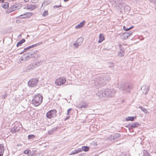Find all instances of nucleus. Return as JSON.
I'll return each instance as SVG.
<instances>
[{
	"label": "nucleus",
	"instance_id": "f257e3e1",
	"mask_svg": "<svg viewBox=\"0 0 156 156\" xmlns=\"http://www.w3.org/2000/svg\"><path fill=\"white\" fill-rule=\"evenodd\" d=\"M116 92V90L112 87L103 89L98 91V96L112 98L114 96Z\"/></svg>",
	"mask_w": 156,
	"mask_h": 156
},
{
	"label": "nucleus",
	"instance_id": "ddd939ff",
	"mask_svg": "<svg viewBox=\"0 0 156 156\" xmlns=\"http://www.w3.org/2000/svg\"><path fill=\"white\" fill-rule=\"evenodd\" d=\"M142 89H144L143 93H144L145 94H147L149 90L150 86H148L147 87L146 86L144 85L141 87V89L142 90Z\"/></svg>",
	"mask_w": 156,
	"mask_h": 156
},
{
	"label": "nucleus",
	"instance_id": "cd10ccee",
	"mask_svg": "<svg viewBox=\"0 0 156 156\" xmlns=\"http://www.w3.org/2000/svg\"><path fill=\"white\" fill-rule=\"evenodd\" d=\"M124 51L123 50H121L118 53V55L119 56L121 57L122 56L124 55Z\"/></svg>",
	"mask_w": 156,
	"mask_h": 156
},
{
	"label": "nucleus",
	"instance_id": "79ce46f5",
	"mask_svg": "<svg viewBox=\"0 0 156 156\" xmlns=\"http://www.w3.org/2000/svg\"><path fill=\"white\" fill-rule=\"evenodd\" d=\"M76 150H75L74 151H72L71 153L70 154V155H73V154H77V153H76Z\"/></svg>",
	"mask_w": 156,
	"mask_h": 156
},
{
	"label": "nucleus",
	"instance_id": "2eb2a0df",
	"mask_svg": "<svg viewBox=\"0 0 156 156\" xmlns=\"http://www.w3.org/2000/svg\"><path fill=\"white\" fill-rule=\"evenodd\" d=\"M36 7L37 6L35 5H27L26 6V8L27 9H30L31 10L35 9Z\"/></svg>",
	"mask_w": 156,
	"mask_h": 156
},
{
	"label": "nucleus",
	"instance_id": "5701e85b",
	"mask_svg": "<svg viewBox=\"0 0 156 156\" xmlns=\"http://www.w3.org/2000/svg\"><path fill=\"white\" fill-rule=\"evenodd\" d=\"M25 41V40L24 39H22L19 42H18L16 44V46L17 47H19L23 43H24Z\"/></svg>",
	"mask_w": 156,
	"mask_h": 156
},
{
	"label": "nucleus",
	"instance_id": "de8ad7c7",
	"mask_svg": "<svg viewBox=\"0 0 156 156\" xmlns=\"http://www.w3.org/2000/svg\"><path fill=\"white\" fill-rule=\"evenodd\" d=\"M3 152H0V156H2L3 154Z\"/></svg>",
	"mask_w": 156,
	"mask_h": 156
},
{
	"label": "nucleus",
	"instance_id": "7ed1b4c3",
	"mask_svg": "<svg viewBox=\"0 0 156 156\" xmlns=\"http://www.w3.org/2000/svg\"><path fill=\"white\" fill-rule=\"evenodd\" d=\"M42 99L43 97L40 94H36L32 100V103L35 106H37L42 103Z\"/></svg>",
	"mask_w": 156,
	"mask_h": 156
},
{
	"label": "nucleus",
	"instance_id": "412c9836",
	"mask_svg": "<svg viewBox=\"0 0 156 156\" xmlns=\"http://www.w3.org/2000/svg\"><path fill=\"white\" fill-rule=\"evenodd\" d=\"M113 135V139L114 140H116L119 138L121 136V135L119 133H115L114 134L112 135Z\"/></svg>",
	"mask_w": 156,
	"mask_h": 156
},
{
	"label": "nucleus",
	"instance_id": "58836bf2",
	"mask_svg": "<svg viewBox=\"0 0 156 156\" xmlns=\"http://www.w3.org/2000/svg\"><path fill=\"white\" fill-rule=\"evenodd\" d=\"M133 27L132 26L129 28H126L125 26H124L123 27V29L124 30H125L126 31H128V30H129L131 29Z\"/></svg>",
	"mask_w": 156,
	"mask_h": 156
},
{
	"label": "nucleus",
	"instance_id": "49530a36",
	"mask_svg": "<svg viewBox=\"0 0 156 156\" xmlns=\"http://www.w3.org/2000/svg\"><path fill=\"white\" fill-rule=\"evenodd\" d=\"M122 156H127V154H126L125 153H123Z\"/></svg>",
	"mask_w": 156,
	"mask_h": 156
},
{
	"label": "nucleus",
	"instance_id": "4d7b16f0",
	"mask_svg": "<svg viewBox=\"0 0 156 156\" xmlns=\"http://www.w3.org/2000/svg\"><path fill=\"white\" fill-rule=\"evenodd\" d=\"M25 51H22V52H20V54H22L23 53V52H24Z\"/></svg>",
	"mask_w": 156,
	"mask_h": 156
},
{
	"label": "nucleus",
	"instance_id": "6e6d98bb",
	"mask_svg": "<svg viewBox=\"0 0 156 156\" xmlns=\"http://www.w3.org/2000/svg\"><path fill=\"white\" fill-rule=\"evenodd\" d=\"M40 56V55L37 54V57H39Z\"/></svg>",
	"mask_w": 156,
	"mask_h": 156
},
{
	"label": "nucleus",
	"instance_id": "ea45409f",
	"mask_svg": "<svg viewBox=\"0 0 156 156\" xmlns=\"http://www.w3.org/2000/svg\"><path fill=\"white\" fill-rule=\"evenodd\" d=\"M30 151L29 150H26L24 151L23 153L25 154H28Z\"/></svg>",
	"mask_w": 156,
	"mask_h": 156
},
{
	"label": "nucleus",
	"instance_id": "052dcab7",
	"mask_svg": "<svg viewBox=\"0 0 156 156\" xmlns=\"http://www.w3.org/2000/svg\"><path fill=\"white\" fill-rule=\"evenodd\" d=\"M43 3L42 4V6L43 5Z\"/></svg>",
	"mask_w": 156,
	"mask_h": 156
},
{
	"label": "nucleus",
	"instance_id": "aec40b11",
	"mask_svg": "<svg viewBox=\"0 0 156 156\" xmlns=\"http://www.w3.org/2000/svg\"><path fill=\"white\" fill-rule=\"evenodd\" d=\"M105 40L104 35L102 34H100L99 35V40L98 41V43H101Z\"/></svg>",
	"mask_w": 156,
	"mask_h": 156
},
{
	"label": "nucleus",
	"instance_id": "6e6552de",
	"mask_svg": "<svg viewBox=\"0 0 156 156\" xmlns=\"http://www.w3.org/2000/svg\"><path fill=\"white\" fill-rule=\"evenodd\" d=\"M42 62H37L35 63H31L27 67V69L29 70H32L34 68L41 65Z\"/></svg>",
	"mask_w": 156,
	"mask_h": 156
},
{
	"label": "nucleus",
	"instance_id": "423d86ee",
	"mask_svg": "<svg viewBox=\"0 0 156 156\" xmlns=\"http://www.w3.org/2000/svg\"><path fill=\"white\" fill-rule=\"evenodd\" d=\"M56 115V111L55 110H52L48 111L46 114V116L48 118L51 119L54 117Z\"/></svg>",
	"mask_w": 156,
	"mask_h": 156
},
{
	"label": "nucleus",
	"instance_id": "5fc2aeb1",
	"mask_svg": "<svg viewBox=\"0 0 156 156\" xmlns=\"http://www.w3.org/2000/svg\"><path fill=\"white\" fill-rule=\"evenodd\" d=\"M69 0H64V2H66L67 1H69Z\"/></svg>",
	"mask_w": 156,
	"mask_h": 156
},
{
	"label": "nucleus",
	"instance_id": "473e14b6",
	"mask_svg": "<svg viewBox=\"0 0 156 156\" xmlns=\"http://www.w3.org/2000/svg\"><path fill=\"white\" fill-rule=\"evenodd\" d=\"M2 5V7L5 9H6L9 7V4L8 3H6Z\"/></svg>",
	"mask_w": 156,
	"mask_h": 156
},
{
	"label": "nucleus",
	"instance_id": "a18cd8bd",
	"mask_svg": "<svg viewBox=\"0 0 156 156\" xmlns=\"http://www.w3.org/2000/svg\"><path fill=\"white\" fill-rule=\"evenodd\" d=\"M71 110H72L71 108H69L67 112V115L69 114L70 111H71Z\"/></svg>",
	"mask_w": 156,
	"mask_h": 156
},
{
	"label": "nucleus",
	"instance_id": "4c0bfd02",
	"mask_svg": "<svg viewBox=\"0 0 156 156\" xmlns=\"http://www.w3.org/2000/svg\"><path fill=\"white\" fill-rule=\"evenodd\" d=\"M76 150V153H78L82 151V150L81 148H78Z\"/></svg>",
	"mask_w": 156,
	"mask_h": 156
},
{
	"label": "nucleus",
	"instance_id": "3c124183",
	"mask_svg": "<svg viewBox=\"0 0 156 156\" xmlns=\"http://www.w3.org/2000/svg\"><path fill=\"white\" fill-rule=\"evenodd\" d=\"M151 2H154L155 0H149Z\"/></svg>",
	"mask_w": 156,
	"mask_h": 156
},
{
	"label": "nucleus",
	"instance_id": "f704fd0d",
	"mask_svg": "<svg viewBox=\"0 0 156 156\" xmlns=\"http://www.w3.org/2000/svg\"><path fill=\"white\" fill-rule=\"evenodd\" d=\"M50 2L48 0L45 1L43 3L45 5H47L50 3Z\"/></svg>",
	"mask_w": 156,
	"mask_h": 156
},
{
	"label": "nucleus",
	"instance_id": "c9c22d12",
	"mask_svg": "<svg viewBox=\"0 0 156 156\" xmlns=\"http://www.w3.org/2000/svg\"><path fill=\"white\" fill-rule=\"evenodd\" d=\"M35 136L33 135H29L28 136L29 139H31L35 137Z\"/></svg>",
	"mask_w": 156,
	"mask_h": 156
},
{
	"label": "nucleus",
	"instance_id": "bb28decb",
	"mask_svg": "<svg viewBox=\"0 0 156 156\" xmlns=\"http://www.w3.org/2000/svg\"><path fill=\"white\" fill-rule=\"evenodd\" d=\"M143 156H151L149 153L146 150H144L143 151Z\"/></svg>",
	"mask_w": 156,
	"mask_h": 156
},
{
	"label": "nucleus",
	"instance_id": "a211bd4d",
	"mask_svg": "<svg viewBox=\"0 0 156 156\" xmlns=\"http://www.w3.org/2000/svg\"><path fill=\"white\" fill-rule=\"evenodd\" d=\"M39 45V43H37L36 44H33L32 45H31V46L28 47H27V48H25L24 49L23 51H27V50H28L29 49H30V48H33L34 47H36Z\"/></svg>",
	"mask_w": 156,
	"mask_h": 156
},
{
	"label": "nucleus",
	"instance_id": "2f4dec72",
	"mask_svg": "<svg viewBox=\"0 0 156 156\" xmlns=\"http://www.w3.org/2000/svg\"><path fill=\"white\" fill-rule=\"evenodd\" d=\"M19 129H18L17 126L15 127L14 128L12 129L11 132H14L16 131H18Z\"/></svg>",
	"mask_w": 156,
	"mask_h": 156
},
{
	"label": "nucleus",
	"instance_id": "b1692460",
	"mask_svg": "<svg viewBox=\"0 0 156 156\" xmlns=\"http://www.w3.org/2000/svg\"><path fill=\"white\" fill-rule=\"evenodd\" d=\"M81 149L82 151H87L89 150V148L88 146H83L81 147Z\"/></svg>",
	"mask_w": 156,
	"mask_h": 156
},
{
	"label": "nucleus",
	"instance_id": "8fccbe9b",
	"mask_svg": "<svg viewBox=\"0 0 156 156\" xmlns=\"http://www.w3.org/2000/svg\"><path fill=\"white\" fill-rule=\"evenodd\" d=\"M17 146H18V147H21V146H22V144H17Z\"/></svg>",
	"mask_w": 156,
	"mask_h": 156
},
{
	"label": "nucleus",
	"instance_id": "bf43d9fd",
	"mask_svg": "<svg viewBox=\"0 0 156 156\" xmlns=\"http://www.w3.org/2000/svg\"><path fill=\"white\" fill-rule=\"evenodd\" d=\"M92 127V126H91L90 127V129L91 130V128Z\"/></svg>",
	"mask_w": 156,
	"mask_h": 156
},
{
	"label": "nucleus",
	"instance_id": "13d9d810",
	"mask_svg": "<svg viewBox=\"0 0 156 156\" xmlns=\"http://www.w3.org/2000/svg\"><path fill=\"white\" fill-rule=\"evenodd\" d=\"M122 46V45L120 44H119V47L120 48L121 47V46Z\"/></svg>",
	"mask_w": 156,
	"mask_h": 156
},
{
	"label": "nucleus",
	"instance_id": "393cba45",
	"mask_svg": "<svg viewBox=\"0 0 156 156\" xmlns=\"http://www.w3.org/2000/svg\"><path fill=\"white\" fill-rule=\"evenodd\" d=\"M135 118L133 116H131V117H127L126 119V121H133L134 119Z\"/></svg>",
	"mask_w": 156,
	"mask_h": 156
},
{
	"label": "nucleus",
	"instance_id": "864d4df0",
	"mask_svg": "<svg viewBox=\"0 0 156 156\" xmlns=\"http://www.w3.org/2000/svg\"><path fill=\"white\" fill-rule=\"evenodd\" d=\"M24 2H27L29 1V0H24Z\"/></svg>",
	"mask_w": 156,
	"mask_h": 156
},
{
	"label": "nucleus",
	"instance_id": "72a5a7b5",
	"mask_svg": "<svg viewBox=\"0 0 156 156\" xmlns=\"http://www.w3.org/2000/svg\"><path fill=\"white\" fill-rule=\"evenodd\" d=\"M4 148L3 146L0 144V152H3V153H4Z\"/></svg>",
	"mask_w": 156,
	"mask_h": 156
},
{
	"label": "nucleus",
	"instance_id": "dca6fc26",
	"mask_svg": "<svg viewBox=\"0 0 156 156\" xmlns=\"http://www.w3.org/2000/svg\"><path fill=\"white\" fill-rule=\"evenodd\" d=\"M37 52L38 51L37 50H35L34 51H30L27 53H26V54H28V55H29V56H30L29 57H28L29 59L30 58L35 56L34 55L36 53H37Z\"/></svg>",
	"mask_w": 156,
	"mask_h": 156
},
{
	"label": "nucleus",
	"instance_id": "7c9ffc66",
	"mask_svg": "<svg viewBox=\"0 0 156 156\" xmlns=\"http://www.w3.org/2000/svg\"><path fill=\"white\" fill-rule=\"evenodd\" d=\"M108 65L109 67L112 68H113L114 66L113 63L111 62H109L108 63Z\"/></svg>",
	"mask_w": 156,
	"mask_h": 156
},
{
	"label": "nucleus",
	"instance_id": "20e7f679",
	"mask_svg": "<svg viewBox=\"0 0 156 156\" xmlns=\"http://www.w3.org/2000/svg\"><path fill=\"white\" fill-rule=\"evenodd\" d=\"M133 87V85L131 84L125 83L123 82H122L118 86L120 89L125 90L127 92H129L132 88Z\"/></svg>",
	"mask_w": 156,
	"mask_h": 156
},
{
	"label": "nucleus",
	"instance_id": "a878e982",
	"mask_svg": "<svg viewBox=\"0 0 156 156\" xmlns=\"http://www.w3.org/2000/svg\"><path fill=\"white\" fill-rule=\"evenodd\" d=\"M130 10V8L128 6H126L124 8V10L125 12H128Z\"/></svg>",
	"mask_w": 156,
	"mask_h": 156
},
{
	"label": "nucleus",
	"instance_id": "f03ea898",
	"mask_svg": "<svg viewBox=\"0 0 156 156\" xmlns=\"http://www.w3.org/2000/svg\"><path fill=\"white\" fill-rule=\"evenodd\" d=\"M111 79L110 76L108 75L99 76L98 78V85H105Z\"/></svg>",
	"mask_w": 156,
	"mask_h": 156
},
{
	"label": "nucleus",
	"instance_id": "c85d7f7f",
	"mask_svg": "<svg viewBox=\"0 0 156 156\" xmlns=\"http://www.w3.org/2000/svg\"><path fill=\"white\" fill-rule=\"evenodd\" d=\"M139 108H140L145 113H147V109L143 108L141 106H139Z\"/></svg>",
	"mask_w": 156,
	"mask_h": 156
},
{
	"label": "nucleus",
	"instance_id": "c756f323",
	"mask_svg": "<svg viewBox=\"0 0 156 156\" xmlns=\"http://www.w3.org/2000/svg\"><path fill=\"white\" fill-rule=\"evenodd\" d=\"M112 135H111L106 138V140H112L113 139Z\"/></svg>",
	"mask_w": 156,
	"mask_h": 156
},
{
	"label": "nucleus",
	"instance_id": "09e8293b",
	"mask_svg": "<svg viewBox=\"0 0 156 156\" xmlns=\"http://www.w3.org/2000/svg\"><path fill=\"white\" fill-rule=\"evenodd\" d=\"M69 116H67V117H66L65 119V120H66L67 119H69Z\"/></svg>",
	"mask_w": 156,
	"mask_h": 156
},
{
	"label": "nucleus",
	"instance_id": "4468645a",
	"mask_svg": "<svg viewBox=\"0 0 156 156\" xmlns=\"http://www.w3.org/2000/svg\"><path fill=\"white\" fill-rule=\"evenodd\" d=\"M88 105L87 103L82 102L80 104L78 105V107L79 108H86L88 107Z\"/></svg>",
	"mask_w": 156,
	"mask_h": 156
},
{
	"label": "nucleus",
	"instance_id": "603ef678",
	"mask_svg": "<svg viewBox=\"0 0 156 156\" xmlns=\"http://www.w3.org/2000/svg\"><path fill=\"white\" fill-rule=\"evenodd\" d=\"M4 0H0V1H1V2L2 3H3V2H4Z\"/></svg>",
	"mask_w": 156,
	"mask_h": 156
},
{
	"label": "nucleus",
	"instance_id": "a19ab883",
	"mask_svg": "<svg viewBox=\"0 0 156 156\" xmlns=\"http://www.w3.org/2000/svg\"><path fill=\"white\" fill-rule=\"evenodd\" d=\"M62 6L61 5H54L53 6V8L55 9L57 8H59V7H61Z\"/></svg>",
	"mask_w": 156,
	"mask_h": 156
},
{
	"label": "nucleus",
	"instance_id": "6ab92c4d",
	"mask_svg": "<svg viewBox=\"0 0 156 156\" xmlns=\"http://www.w3.org/2000/svg\"><path fill=\"white\" fill-rule=\"evenodd\" d=\"M85 22V21H83L80 23L79 24L75 26V28L76 29L80 28L82 27L84 25Z\"/></svg>",
	"mask_w": 156,
	"mask_h": 156
},
{
	"label": "nucleus",
	"instance_id": "37998d69",
	"mask_svg": "<svg viewBox=\"0 0 156 156\" xmlns=\"http://www.w3.org/2000/svg\"><path fill=\"white\" fill-rule=\"evenodd\" d=\"M7 94L6 92H5V94L2 96V98H5L7 96Z\"/></svg>",
	"mask_w": 156,
	"mask_h": 156
},
{
	"label": "nucleus",
	"instance_id": "4be33fe9",
	"mask_svg": "<svg viewBox=\"0 0 156 156\" xmlns=\"http://www.w3.org/2000/svg\"><path fill=\"white\" fill-rule=\"evenodd\" d=\"M139 126V123L137 122H135L131 124L129 128H135Z\"/></svg>",
	"mask_w": 156,
	"mask_h": 156
},
{
	"label": "nucleus",
	"instance_id": "9d476101",
	"mask_svg": "<svg viewBox=\"0 0 156 156\" xmlns=\"http://www.w3.org/2000/svg\"><path fill=\"white\" fill-rule=\"evenodd\" d=\"M28 55V54H25L23 55L20 58L18 62V63H20L28 60V57L30 56L29 55Z\"/></svg>",
	"mask_w": 156,
	"mask_h": 156
},
{
	"label": "nucleus",
	"instance_id": "e433bc0d",
	"mask_svg": "<svg viewBox=\"0 0 156 156\" xmlns=\"http://www.w3.org/2000/svg\"><path fill=\"white\" fill-rule=\"evenodd\" d=\"M44 16H46L48 15V12L47 10L44 11L42 14Z\"/></svg>",
	"mask_w": 156,
	"mask_h": 156
},
{
	"label": "nucleus",
	"instance_id": "9b49d317",
	"mask_svg": "<svg viewBox=\"0 0 156 156\" xmlns=\"http://www.w3.org/2000/svg\"><path fill=\"white\" fill-rule=\"evenodd\" d=\"M133 34V32L130 31L129 32H125L123 34L121 35L122 38L123 40H125L127 39L129 36L132 35Z\"/></svg>",
	"mask_w": 156,
	"mask_h": 156
},
{
	"label": "nucleus",
	"instance_id": "0eeeda50",
	"mask_svg": "<svg viewBox=\"0 0 156 156\" xmlns=\"http://www.w3.org/2000/svg\"><path fill=\"white\" fill-rule=\"evenodd\" d=\"M66 82V79L63 77H60L55 80V84L58 86L61 85L64 83Z\"/></svg>",
	"mask_w": 156,
	"mask_h": 156
},
{
	"label": "nucleus",
	"instance_id": "39448f33",
	"mask_svg": "<svg viewBox=\"0 0 156 156\" xmlns=\"http://www.w3.org/2000/svg\"><path fill=\"white\" fill-rule=\"evenodd\" d=\"M38 80V79L37 78L32 79L29 81L28 84L30 87H34L37 85Z\"/></svg>",
	"mask_w": 156,
	"mask_h": 156
},
{
	"label": "nucleus",
	"instance_id": "c03bdc74",
	"mask_svg": "<svg viewBox=\"0 0 156 156\" xmlns=\"http://www.w3.org/2000/svg\"><path fill=\"white\" fill-rule=\"evenodd\" d=\"M31 0V2L32 3H36L38 1V0Z\"/></svg>",
	"mask_w": 156,
	"mask_h": 156
},
{
	"label": "nucleus",
	"instance_id": "f3484780",
	"mask_svg": "<svg viewBox=\"0 0 156 156\" xmlns=\"http://www.w3.org/2000/svg\"><path fill=\"white\" fill-rule=\"evenodd\" d=\"M33 14V13L31 12H27L26 14L23 15H22L20 16H23L21 17V18H25L29 17L31 16Z\"/></svg>",
	"mask_w": 156,
	"mask_h": 156
},
{
	"label": "nucleus",
	"instance_id": "f8f14e48",
	"mask_svg": "<svg viewBox=\"0 0 156 156\" xmlns=\"http://www.w3.org/2000/svg\"><path fill=\"white\" fill-rule=\"evenodd\" d=\"M21 7V5L20 4H17L13 5L10 8V12H12L17 9H19Z\"/></svg>",
	"mask_w": 156,
	"mask_h": 156
},
{
	"label": "nucleus",
	"instance_id": "1a4fd4ad",
	"mask_svg": "<svg viewBox=\"0 0 156 156\" xmlns=\"http://www.w3.org/2000/svg\"><path fill=\"white\" fill-rule=\"evenodd\" d=\"M83 40L82 38L80 37L73 44V45L76 48H78L79 46L81 45L83 43Z\"/></svg>",
	"mask_w": 156,
	"mask_h": 156
}]
</instances>
